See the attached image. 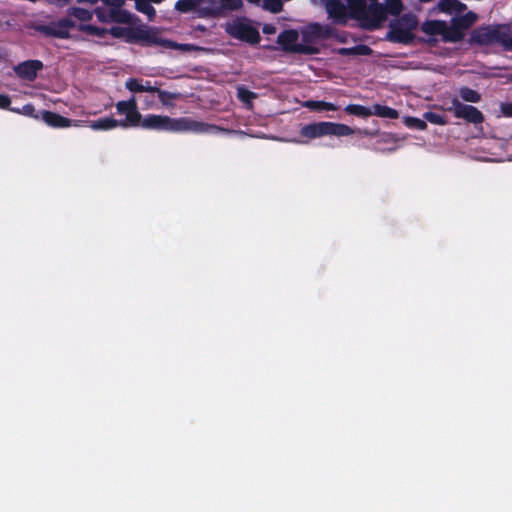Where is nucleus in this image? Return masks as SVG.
<instances>
[{"label":"nucleus","mask_w":512,"mask_h":512,"mask_svg":"<svg viewBox=\"0 0 512 512\" xmlns=\"http://www.w3.org/2000/svg\"><path fill=\"white\" fill-rule=\"evenodd\" d=\"M225 29L230 36L242 41L257 43L260 39L259 32L246 18H235L227 22Z\"/></svg>","instance_id":"423d86ee"},{"label":"nucleus","mask_w":512,"mask_h":512,"mask_svg":"<svg viewBox=\"0 0 512 512\" xmlns=\"http://www.w3.org/2000/svg\"><path fill=\"white\" fill-rule=\"evenodd\" d=\"M291 142L298 143V144H303V143H305L304 141H300V140H291Z\"/></svg>","instance_id":"49530a36"},{"label":"nucleus","mask_w":512,"mask_h":512,"mask_svg":"<svg viewBox=\"0 0 512 512\" xmlns=\"http://www.w3.org/2000/svg\"><path fill=\"white\" fill-rule=\"evenodd\" d=\"M119 124L118 120L111 117H105L90 122L89 127L94 131H109L119 127Z\"/></svg>","instance_id":"a211bd4d"},{"label":"nucleus","mask_w":512,"mask_h":512,"mask_svg":"<svg viewBox=\"0 0 512 512\" xmlns=\"http://www.w3.org/2000/svg\"><path fill=\"white\" fill-rule=\"evenodd\" d=\"M303 105L304 107L315 111H335L337 109L336 105L325 101L308 100Z\"/></svg>","instance_id":"412c9836"},{"label":"nucleus","mask_w":512,"mask_h":512,"mask_svg":"<svg viewBox=\"0 0 512 512\" xmlns=\"http://www.w3.org/2000/svg\"><path fill=\"white\" fill-rule=\"evenodd\" d=\"M125 87L133 93H155V91H157V86L153 85L151 81H144L137 78L127 79L125 82Z\"/></svg>","instance_id":"2eb2a0df"},{"label":"nucleus","mask_w":512,"mask_h":512,"mask_svg":"<svg viewBox=\"0 0 512 512\" xmlns=\"http://www.w3.org/2000/svg\"><path fill=\"white\" fill-rule=\"evenodd\" d=\"M345 111L348 114L355 115L358 117H369L372 115V107H366L358 104H349L345 107Z\"/></svg>","instance_id":"4be33fe9"},{"label":"nucleus","mask_w":512,"mask_h":512,"mask_svg":"<svg viewBox=\"0 0 512 512\" xmlns=\"http://www.w3.org/2000/svg\"><path fill=\"white\" fill-rule=\"evenodd\" d=\"M43 120L45 121V123H47L49 126H52V127H55V128H66V127H70V126H74V127H80L82 126V121H74L72 122L71 120L61 116V115H58L56 113H52V112H44L43 113Z\"/></svg>","instance_id":"ddd939ff"},{"label":"nucleus","mask_w":512,"mask_h":512,"mask_svg":"<svg viewBox=\"0 0 512 512\" xmlns=\"http://www.w3.org/2000/svg\"><path fill=\"white\" fill-rule=\"evenodd\" d=\"M324 121L307 124L301 127L300 135L308 140H313L325 136Z\"/></svg>","instance_id":"dca6fc26"},{"label":"nucleus","mask_w":512,"mask_h":512,"mask_svg":"<svg viewBox=\"0 0 512 512\" xmlns=\"http://www.w3.org/2000/svg\"><path fill=\"white\" fill-rule=\"evenodd\" d=\"M471 40L480 45L500 44L505 50L512 51V30L505 24L479 27L472 32Z\"/></svg>","instance_id":"20e7f679"},{"label":"nucleus","mask_w":512,"mask_h":512,"mask_svg":"<svg viewBox=\"0 0 512 512\" xmlns=\"http://www.w3.org/2000/svg\"><path fill=\"white\" fill-rule=\"evenodd\" d=\"M11 104V100L7 95L0 94V108L1 109H9Z\"/></svg>","instance_id":"4c0bfd02"},{"label":"nucleus","mask_w":512,"mask_h":512,"mask_svg":"<svg viewBox=\"0 0 512 512\" xmlns=\"http://www.w3.org/2000/svg\"><path fill=\"white\" fill-rule=\"evenodd\" d=\"M80 29L82 31L88 32V33L93 34V35H102L104 33L103 29H99L97 27H94V26L88 25V24L81 25Z\"/></svg>","instance_id":"72a5a7b5"},{"label":"nucleus","mask_w":512,"mask_h":512,"mask_svg":"<svg viewBox=\"0 0 512 512\" xmlns=\"http://www.w3.org/2000/svg\"><path fill=\"white\" fill-rule=\"evenodd\" d=\"M143 103L146 109H150L154 106V101L147 97L143 99Z\"/></svg>","instance_id":"a19ab883"},{"label":"nucleus","mask_w":512,"mask_h":512,"mask_svg":"<svg viewBox=\"0 0 512 512\" xmlns=\"http://www.w3.org/2000/svg\"><path fill=\"white\" fill-rule=\"evenodd\" d=\"M465 8L466 6L458 0H441L436 9L453 16L451 24L448 25L440 20H429L422 24V31L431 36H441L445 41L461 40L464 30L472 26L478 19V15L471 11L458 16Z\"/></svg>","instance_id":"f03ea898"},{"label":"nucleus","mask_w":512,"mask_h":512,"mask_svg":"<svg viewBox=\"0 0 512 512\" xmlns=\"http://www.w3.org/2000/svg\"><path fill=\"white\" fill-rule=\"evenodd\" d=\"M42 68V63L38 60H34V73Z\"/></svg>","instance_id":"37998d69"},{"label":"nucleus","mask_w":512,"mask_h":512,"mask_svg":"<svg viewBox=\"0 0 512 512\" xmlns=\"http://www.w3.org/2000/svg\"><path fill=\"white\" fill-rule=\"evenodd\" d=\"M423 117L425 120L435 125H445L447 123L443 116L434 112H425Z\"/></svg>","instance_id":"cd10ccee"},{"label":"nucleus","mask_w":512,"mask_h":512,"mask_svg":"<svg viewBox=\"0 0 512 512\" xmlns=\"http://www.w3.org/2000/svg\"><path fill=\"white\" fill-rule=\"evenodd\" d=\"M378 0H328L326 12L336 24H344L355 18L370 28L379 26L386 18V13L399 15L403 10L402 0H385V6Z\"/></svg>","instance_id":"f257e3e1"},{"label":"nucleus","mask_w":512,"mask_h":512,"mask_svg":"<svg viewBox=\"0 0 512 512\" xmlns=\"http://www.w3.org/2000/svg\"><path fill=\"white\" fill-rule=\"evenodd\" d=\"M15 72L22 78L32 79V60L24 61L16 66Z\"/></svg>","instance_id":"393cba45"},{"label":"nucleus","mask_w":512,"mask_h":512,"mask_svg":"<svg viewBox=\"0 0 512 512\" xmlns=\"http://www.w3.org/2000/svg\"><path fill=\"white\" fill-rule=\"evenodd\" d=\"M9 110L12 112L18 113V114H23L25 116L32 117V105L31 104H26V105L22 106L21 108L12 107V108H9Z\"/></svg>","instance_id":"473e14b6"},{"label":"nucleus","mask_w":512,"mask_h":512,"mask_svg":"<svg viewBox=\"0 0 512 512\" xmlns=\"http://www.w3.org/2000/svg\"><path fill=\"white\" fill-rule=\"evenodd\" d=\"M455 117L464 119L474 125L481 124L484 121V115L476 107L463 104L458 98L451 100V105L447 108Z\"/></svg>","instance_id":"1a4fd4ad"},{"label":"nucleus","mask_w":512,"mask_h":512,"mask_svg":"<svg viewBox=\"0 0 512 512\" xmlns=\"http://www.w3.org/2000/svg\"><path fill=\"white\" fill-rule=\"evenodd\" d=\"M70 15L74 16L80 21H89L92 18V13L89 10L83 8L70 9Z\"/></svg>","instance_id":"bb28decb"},{"label":"nucleus","mask_w":512,"mask_h":512,"mask_svg":"<svg viewBox=\"0 0 512 512\" xmlns=\"http://www.w3.org/2000/svg\"><path fill=\"white\" fill-rule=\"evenodd\" d=\"M460 98L469 103H478L481 100L480 94L468 87H461L458 91Z\"/></svg>","instance_id":"5701e85b"},{"label":"nucleus","mask_w":512,"mask_h":512,"mask_svg":"<svg viewBox=\"0 0 512 512\" xmlns=\"http://www.w3.org/2000/svg\"><path fill=\"white\" fill-rule=\"evenodd\" d=\"M155 93H157L159 100L165 106L171 105L169 100L171 98L175 97V94H172V93L167 92V91L160 90L158 87H157V91H155Z\"/></svg>","instance_id":"2f4dec72"},{"label":"nucleus","mask_w":512,"mask_h":512,"mask_svg":"<svg viewBox=\"0 0 512 512\" xmlns=\"http://www.w3.org/2000/svg\"><path fill=\"white\" fill-rule=\"evenodd\" d=\"M158 46L168 48V49H176V50L178 49V43L168 40V39H163L161 37H160V42L158 43Z\"/></svg>","instance_id":"c9c22d12"},{"label":"nucleus","mask_w":512,"mask_h":512,"mask_svg":"<svg viewBox=\"0 0 512 512\" xmlns=\"http://www.w3.org/2000/svg\"><path fill=\"white\" fill-rule=\"evenodd\" d=\"M128 41H141L147 45H158L160 42V30L154 27L146 25L133 24L132 27L127 30Z\"/></svg>","instance_id":"9d476101"},{"label":"nucleus","mask_w":512,"mask_h":512,"mask_svg":"<svg viewBox=\"0 0 512 512\" xmlns=\"http://www.w3.org/2000/svg\"><path fill=\"white\" fill-rule=\"evenodd\" d=\"M302 53L314 54L319 51L318 46L324 39L336 36L335 30L328 24L310 23L301 30Z\"/></svg>","instance_id":"39448f33"},{"label":"nucleus","mask_w":512,"mask_h":512,"mask_svg":"<svg viewBox=\"0 0 512 512\" xmlns=\"http://www.w3.org/2000/svg\"><path fill=\"white\" fill-rule=\"evenodd\" d=\"M105 5H107L108 9H115L116 7H122L123 0H101Z\"/></svg>","instance_id":"e433bc0d"},{"label":"nucleus","mask_w":512,"mask_h":512,"mask_svg":"<svg viewBox=\"0 0 512 512\" xmlns=\"http://www.w3.org/2000/svg\"><path fill=\"white\" fill-rule=\"evenodd\" d=\"M79 2H87V3H91V4H94L96 3L98 0H78Z\"/></svg>","instance_id":"c03bdc74"},{"label":"nucleus","mask_w":512,"mask_h":512,"mask_svg":"<svg viewBox=\"0 0 512 512\" xmlns=\"http://www.w3.org/2000/svg\"><path fill=\"white\" fill-rule=\"evenodd\" d=\"M312 1H313L314 3L323 2V3H324V5L326 6V2H327L328 0H312Z\"/></svg>","instance_id":"a18cd8bd"},{"label":"nucleus","mask_w":512,"mask_h":512,"mask_svg":"<svg viewBox=\"0 0 512 512\" xmlns=\"http://www.w3.org/2000/svg\"><path fill=\"white\" fill-rule=\"evenodd\" d=\"M264 8L276 13L282 8V0H263Z\"/></svg>","instance_id":"c756f323"},{"label":"nucleus","mask_w":512,"mask_h":512,"mask_svg":"<svg viewBox=\"0 0 512 512\" xmlns=\"http://www.w3.org/2000/svg\"><path fill=\"white\" fill-rule=\"evenodd\" d=\"M127 30H129V28L113 27L110 32L115 37H125L128 40Z\"/></svg>","instance_id":"f704fd0d"},{"label":"nucleus","mask_w":512,"mask_h":512,"mask_svg":"<svg viewBox=\"0 0 512 512\" xmlns=\"http://www.w3.org/2000/svg\"><path fill=\"white\" fill-rule=\"evenodd\" d=\"M417 26L415 15L409 13L391 25L389 37L392 41L406 43L412 38V31Z\"/></svg>","instance_id":"0eeeda50"},{"label":"nucleus","mask_w":512,"mask_h":512,"mask_svg":"<svg viewBox=\"0 0 512 512\" xmlns=\"http://www.w3.org/2000/svg\"><path fill=\"white\" fill-rule=\"evenodd\" d=\"M250 3L259 4L261 0H248ZM243 6V0H215L211 12L222 14L229 11H235Z\"/></svg>","instance_id":"f8f14e48"},{"label":"nucleus","mask_w":512,"mask_h":512,"mask_svg":"<svg viewBox=\"0 0 512 512\" xmlns=\"http://www.w3.org/2000/svg\"><path fill=\"white\" fill-rule=\"evenodd\" d=\"M139 126L148 130L168 131V132H195L206 133L215 127L191 120L189 118H170L165 115L150 114L141 117Z\"/></svg>","instance_id":"7ed1b4c3"},{"label":"nucleus","mask_w":512,"mask_h":512,"mask_svg":"<svg viewBox=\"0 0 512 512\" xmlns=\"http://www.w3.org/2000/svg\"><path fill=\"white\" fill-rule=\"evenodd\" d=\"M372 115H376L382 118L396 119L399 116V113L388 106L375 104L372 106Z\"/></svg>","instance_id":"aec40b11"},{"label":"nucleus","mask_w":512,"mask_h":512,"mask_svg":"<svg viewBox=\"0 0 512 512\" xmlns=\"http://www.w3.org/2000/svg\"><path fill=\"white\" fill-rule=\"evenodd\" d=\"M278 42L285 50L302 53L301 33L296 30H287L278 36Z\"/></svg>","instance_id":"9b49d317"},{"label":"nucleus","mask_w":512,"mask_h":512,"mask_svg":"<svg viewBox=\"0 0 512 512\" xmlns=\"http://www.w3.org/2000/svg\"><path fill=\"white\" fill-rule=\"evenodd\" d=\"M95 12L99 21L104 23L111 22V9L97 8Z\"/></svg>","instance_id":"7c9ffc66"},{"label":"nucleus","mask_w":512,"mask_h":512,"mask_svg":"<svg viewBox=\"0 0 512 512\" xmlns=\"http://www.w3.org/2000/svg\"><path fill=\"white\" fill-rule=\"evenodd\" d=\"M501 112L503 115L511 117L512 116V103H502L501 104Z\"/></svg>","instance_id":"58836bf2"},{"label":"nucleus","mask_w":512,"mask_h":512,"mask_svg":"<svg viewBox=\"0 0 512 512\" xmlns=\"http://www.w3.org/2000/svg\"><path fill=\"white\" fill-rule=\"evenodd\" d=\"M203 3L204 0H178L175 3V9L182 13L192 12L200 8Z\"/></svg>","instance_id":"6ab92c4d"},{"label":"nucleus","mask_w":512,"mask_h":512,"mask_svg":"<svg viewBox=\"0 0 512 512\" xmlns=\"http://www.w3.org/2000/svg\"><path fill=\"white\" fill-rule=\"evenodd\" d=\"M325 136L344 137L354 134V129L346 124L324 121Z\"/></svg>","instance_id":"4468645a"},{"label":"nucleus","mask_w":512,"mask_h":512,"mask_svg":"<svg viewBox=\"0 0 512 512\" xmlns=\"http://www.w3.org/2000/svg\"><path fill=\"white\" fill-rule=\"evenodd\" d=\"M263 32H264L265 34H273V33H275V28H274V26H272V25H265V26L263 27Z\"/></svg>","instance_id":"79ce46f5"},{"label":"nucleus","mask_w":512,"mask_h":512,"mask_svg":"<svg viewBox=\"0 0 512 512\" xmlns=\"http://www.w3.org/2000/svg\"><path fill=\"white\" fill-rule=\"evenodd\" d=\"M237 95L239 99L247 105H250L252 100L255 98V94L253 92L243 87H239L237 89Z\"/></svg>","instance_id":"c85d7f7f"},{"label":"nucleus","mask_w":512,"mask_h":512,"mask_svg":"<svg viewBox=\"0 0 512 512\" xmlns=\"http://www.w3.org/2000/svg\"><path fill=\"white\" fill-rule=\"evenodd\" d=\"M115 107L118 114L125 115V120L119 121V127L126 128L128 126H139L141 121V114L138 111L137 101L134 96H132L129 100L117 102Z\"/></svg>","instance_id":"6e6552de"},{"label":"nucleus","mask_w":512,"mask_h":512,"mask_svg":"<svg viewBox=\"0 0 512 512\" xmlns=\"http://www.w3.org/2000/svg\"><path fill=\"white\" fill-rule=\"evenodd\" d=\"M198 48L195 46V45H192V44H178V49L177 50H180V51H183V52H190V51H194V50H197Z\"/></svg>","instance_id":"ea45409f"},{"label":"nucleus","mask_w":512,"mask_h":512,"mask_svg":"<svg viewBox=\"0 0 512 512\" xmlns=\"http://www.w3.org/2000/svg\"><path fill=\"white\" fill-rule=\"evenodd\" d=\"M137 20V17H135L130 12L122 9L121 7L111 9V22L126 23L133 25L137 23Z\"/></svg>","instance_id":"f3484780"},{"label":"nucleus","mask_w":512,"mask_h":512,"mask_svg":"<svg viewBox=\"0 0 512 512\" xmlns=\"http://www.w3.org/2000/svg\"><path fill=\"white\" fill-rule=\"evenodd\" d=\"M349 51V49H340V53H348Z\"/></svg>","instance_id":"de8ad7c7"},{"label":"nucleus","mask_w":512,"mask_h":512,"mask_svg":"<svg viewBox=\"0 0 512 512\" xmlns=\"http://www.w3.org/2000/svg\"><path fill=\"white\" fill-rule=\"evenodd\" d=\"M403 123L408 128H415L418 130H425L427 128V124L424 120L415 117L406 116L403 118Z\"/></svg>","instance_id":"a878e982"},{"label":"nucleus","mask_w":512,"mask_h":512,"mask_svg":"<svg viewBox=\"0 0 512 512\" xmlns=\"http://www.w3.org/2000/svg\"><path fill=\"white\" fill-rule=\"evenodd\" d=\"M135 8L137 11L145 14L149 20H153L156 15V10L147 0H136Z\"/></svg>","instance_id":"b1692460"}]
</instances>
